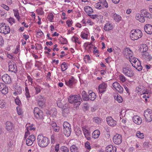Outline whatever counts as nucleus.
Wrapping results in <instances>:
<instances>
[{"label":"nucleus","instance_id":"4be33fe9","mask_svg":"<svg viewBox=\"0 0 152 152\" xmlns=\"http://www.w3.org/2000/svg\"><path fill=\"white\" fill-rule=\"evenodd\" d=\"M6 128L8 131L12 130L13 127L12 123L10 121H7L6 123Z\"/></svg>","mask_w":152,"mask_h":152},{"label":"nucleus","instance_id":"13d9d810","mask_svg":"<svg viewBox=\"0 0 152 152\" xmlns=\"http://www.w3.org/2000/svg\"><path fill=\"white\" fill-rule=\"evenodd\" d=\"M1 6L4 9L7 11H8L10 9L9 7L5 4H2L1 5Z\"/></svg>","mask_w":152,"mask_h":152},{"label":"nucleus","instance_id":"680f3d73","mask_svg":"<svg viewBox=\"0 0 152 152\" xmlns=\"http://www.w3.org/2000/svg\"><path fill=\"white\" fill-rule=\"evenodd\" d=\"M88 15L90 17V18L93 19H95L97 17L98 15H91L88 14Z\"/></svg>","mask_w":152,"mask_h":152},{"label":"nucleus","instance_id":"1a4fd4ad","mask_svg":"<svg viewBox=\"0 0 152 152\" xmlns=\"http://www.w3.org/2000/svg\"><path fill=\"white\" fill-rule=\"evenodd\" d=\"M106 121L108 124L111 126H114L116 124V121L113 120L111 116L107 117L106 119Z\"/></svg>","mask_w":152,"mask_h":152},{"label":"nucleus","instance_id":"a878e982","mask_svg":"<svg viewBox=\"0 0 152 152\" xmlns=\"http://www.w3.org/2000/svg\"><path fill=\"white\" fill-rule=\"evenodd\" d=\"M88 99L94 101L96 98V95L95 93L93 92L90 93L88 95Z\"/></svg>","mask_w":152,"mask_h":152},{"label":"nucleus","instance_id":"2f4dec72","mask_svg":"<svg viewBox=\"0 0 152 152\" xmlns=\"http://www.w3.org/2000/svg\"><path fill=\"white\" fill-rule=\"evenodd\" d=\"M99 2L102 5L106 8L108 7L107 2L105 0H100Z\"/></svg>","mask_w":152,"mask_h":152},{"label":"nucleus","instance_id":"603ef678","mask_svg":"<svg viewBox=\"0 0 152 152\" xmlns=\"http://www.w3.org/2000/svg\"><path fill=\"white\" fill-rule=\"evenodd\" d=\"M88 34L85 33H82L81 34V37L83 39H87Z\"/></svg>","mask_w":152,"mask_h":152},{"label":"nucleus","instance_id":"58836bf2","mask_svg":"<svg viewBox=\"0 0 152 152\" xmlns=\"http://www.w3.org/2000/svg\"><path fill=\"white\" fill-rule=\"evenodd\" d=\"M63 128L71 127L70 125L67 122L65 121L63 124Z\"/></svg>","mask_w":152,"mask_h":152},{"label":"nucleus","instance_id":"473e14b6","mask_svg":"<svg viewBox=\"0 0 152 152\" xmlns=\"http://www.w3.org/2000/svg\"><path fill=\"white\" fill-rule=\"evenodd\" d=\"M1 91V92L3 94H7L8 92V89L7 86L5 85V87Z\"/></svg>","mask_w":152,"mask_h":152},{"label":"nucleus","instance_id":"c85d7f7f","mask_svg":"<svg viewBox=\"0 0 152 152\" xmlns=\"http://www.w3.org/2000/svg\"><path fill=\"white\" fill-rule=\"evenodd\" d=\"M57 113L56 109L55 108H53L50 111V114L53 116H56Z\"/></svg>","mask_w":152,"mask_h":152},{"label":"nucleus","instance_id":"0e129e2a","mask_svg":"<svg viewBox=\"0 0 152 152\" xmlns=\"http://www.w3.org/2000/svg\"><path fill=\"white\" fill-rule=\"evenodd\" d=\"M15 19L14 18H9L8 20V22L10 23L11 24H12V23H15Z\"/></svg>","mask_w":152,"mask_h":152},{"label":"nucleus","instance_id":"4d7b16f0","mask_svg":"<svg viewBox=\"0 0 152 152\" xmlns=\"http://www.w3.org/2000/svg\"><path fill=\"white\" fill-rule=\"evenodd\" d=\"M66 23L68 27H70L72 25V20H68L66 21Z\"/></svg>","mask_w":152,"mask_h":152},{"label":"nucleus","instance_id":"ddd939ff","mask_svg":"<svg viewBox=\"0 0 152 152\" xmlns=\"http://www.w3.org/2000/svg\"><path fill=\"white\" fill-rule=\"evenodd\" d=\"M116 148L115 147H113L112 145H110L106 147V151L107 152H115Z\"/></svg>","mask_w":152,"mask_h":152},{"label":"nucleus","instance_id":"bb28decb","mask_svg":"<svg viewBox=\"0 0 152 152\" xmlns=\"http://www.w3.org/2000/svg\"><path fill=\"white\" fill-rule=\"evenodd\" d=\"M70 150L71 152H79L78 148L74 145H72L70 147Z\"/></svg>","mask_w":152,"mask_h":152},{"label":"nucleus","instance_id":"f257e3e1","mask_svg":"<svg viewBox=\"0 0 152 152\" xmlns=\"http://www.w3.org/2000/svg\"><path fill=\"white\" fill-rule=\"evenodd\" d=\"M37 140L39 146L42 148L46 147L50 142L48 138L44 137L42 134H39L38 135Z\"/></svg>","mask_w":152,"mask_h":152},{"label":"nucleus","instance_id":"e2e57ef3","mask_svg":"<svg viewBox=\"0 0 152 152\" xmlns=\"http://www.w3.org/2000/svg\"><path fill=\"white\" fill-rule=\"evenodd\" d=\"M28 138H29V139L31 141H34L35 140V137L33 135H32L31 136H29Z\"/></svg>","mask_w":152,"mask_h":152},{"label":"nucleus","instance_id":"ea45409f","mask_svg":"<svg viewBox=\"0 0 152 152\" xmlns=\"http://www.w3.org/2000/svg\"><path fill=\"white\" fill-rule=\"evenodd\" d=\"M33 142L34 141H31L29 138H27L26 140V143L28 145L31 146L32 145Z\"/></svg>","mask_w":152,"mask_h":152},{"label":"nucleus","instance_id":"69168bd1","mask_svg":"<svg viewBox=\"0 0 152 152\" xmlns=\"http://www.w3.org/2000/svg\"><path fill=\"white\" fill-rule=\"evenodd\" d=\"M5 85H6L5 84L3 83H0V91L5 87Z\"/></svg>","mask_w":152,"mask_h":152},{"label":"nucleus","instance_id":"72a5a7b5","mask_svg":"<svg viewBox=\"0 0 152 152\" xmlns=\"http://www.w3.org/2000/svg\"><path fill=\"white\" fill-rule=\"evenodd\" d=\"M137 60H138V59L136 58H135L134 56H131V57H130L129 61L130 62H133L134 64L136 63L137 61Z\"/></svg>","mask_w":152,"mask_h":152},{"label":"nucleus","instance_id":"6e6552de","mask_svg":"<svg viewBox=\"0 0 152 152\" xmlns=\"http://www.w3.org/2000/svg\"><path fill=\"white\" fill-rule=\"evenodd\" d=\"M113 141L116 144H121L122 142L121 136L118 134H115L113 137Z\"/></svg>","mask_w":152,"mask_h":152},{"label":"nucleus","instance_id":"c03bdc74","mask_svg":"<svg viewBox=\"0 0 152 152\" xmlns=\"http://www.w3.org/2000/svg\"><path fill=\"white\" fill-rule=\"evenodd\" d=\"M33 124H31L30 126H27V131L28 132L29 130H35V128L34 127H33Z\"/></svg>","mask_w":152,"mask_h":152},{"label":"nucleus","instance_id":"3c124183","mask_svg":"<svg viewBox=\"0 0 152 152\" xmlns=\"http://www.w3.org/2000/svg\"><path fill=\"white\" fill-rule=\"evenodd\" d=\"M85 146L86 148L88 150H90L91 149V148L90 146V143L88 142H86L85 144Z\"/></svg>","mask_w":152,"mask_h":152},{"label":"nucleus","instance_id":"f3484780","mask_svg":"<svg viewBox=\"0 0 152 152\" xmlns=\"http://www.w3.org/2000/svg\"><path fill=\"white\" fill-rule=\"evenodd\" d=\"M141 15L143 16L144 17L147 18L149 19L152 18L151 14L145 10H141Z\"/></svg>","mask_w":152,"mask_h":152},{"label":"nucleus","instance_id":"864d4df0","mask_svg":"<svg viewBox=\"0 0 152 152\" xmlns=\"http://www.w3.org/2000/svg\"><path fill=\"white\" fill-rule=\"evenodd\" d=\"M15 101L16 104L18 105H20L21 104V102L18 97L15 99Z\"/></svg>","mask_w":152,"mask_h":152},{"label":"nucleus","instance_id":"7ed1b4c3","mask_svg":"<svg viewBox=\"0 0 152 152\" xmlns=\"http://www.w3.org/2000/svg\"><path fill=\"white\" fill-rule=\"evenodd\" d=\"M58 106L63 109V113H67L69 112V109L66 106V103L64 100L58 99L57 102Z\"/></svg>","mask_w":152,"mask_h":152},{"label":"nucleus","instance_id":"f704fd0d","mask_svg":"<svg viewBox=\"0 0 152 152\" xmlns=\"http://www.w3.org/2000/svg\"><path fill=\"white\" fill-rule=\"evenodd\" d=\"M42 111L39 112L38 113H36L34 114V115L37 118H42Z\"/></svg>","mask_w":152,"mask_h":152},{"label":"nucleus","instance_id":"7c9ffc66","mask_svg":"<svg viewBox=\"0 0 152 152\" xmlns=\"http://www.w3.org/2000/svg\"><path fill=\"white\" fill-rule=\"evenodd\" d=\"M80 100L82 101L81 98L80 96H79V97H78V100H77V101H75L73 103L74 106H76L75 107H76L80 105L81 102L80 101Z\"/></svg>","mask_w":152,"mask_h":152},{"label":"nucleus","instance_id":"20e7f679","mask_svg":"<svg viewBox=\"0 0 152 152\" xmlns=\"http://www.w3.org/2000/svg\"><path fill=\"white\" fill-rule=\"evenodd\" d=\"M144 115L145 121L150 122L152 121V110L147 109L144 111Z\"/></svg>","mask_w":152,"mask_h":152},{"label":"nucleus","instance_id":"09e8293b","mask_svg":"<svg viewBox=\"0 0 152 152\" xmlns=\"http://www.w3.org/2000/svg\"><path fill=\"white\" fill-rule=\"evenodd\" d=\"M51 128L52 129V130L56 132H58L59 130V127L57 125L54 128Z\"/></svg>","mask_w":152,"mask_h":152},{"label":"nucleus","instance_id":"37998d69","mask_svg":"<svg viewBox=\"0 0 152 152\" xmlns=\"http://www.w3.org/2000/svg\"><path fill=\"white\" fill-rule=\"evenodd\" d=\"M34 88L36 90V94H37L40 92L41 90L40 86H39L37 85L35 86L34 87Z\"/></svg>","mask_w":152,"mask_h":152},{"label":"nucleus","instance_id":"052dcab7","mask_svg":"<svg viewBox=\"0 0 152 152\" xmlns=\"http://www.w3.org/2000/svg\"><path fill=\"white\" fill-rule=\"evenodd\" d=\"M34 114L36 113H38L39 112H40L41 111L40 110L39 108L37 107H35L34 109Z\"/></svg>","mask_w":152,"mask_h":152},{"label":"nucleus","instance_id":"f03ea898","mask_svg":"<svg viewBox=\"0 0 152 152\" xmlns=\"http://www.w3.org/2000/svg\"><path fill=\"white\" fill-rule=\"evenodd\" d=\"M142 35V31L139 29H136L131 31L130 36L132 40H135L141 38Z\"/></svg>","mask_w":152,"mask_h":152},{"label":"nucleus","instance_id":"6e6d98bb","mask_svg":"<svg viewBox=\"0 0 152 152\" xmlns=\"http://www.w3.org/2000/svg\"><path fill=\"white\" fill-rule=\"evenodd\" d=\"M136 69L138 71H140L142 69V67L141 66L140 63L139 62V65H137V68Z\"/></svg>","mask_w":152,"mask_h":152},{"label":"nucleus","instance_id":"cd10ccee","mask_svg":"<svg viewBox=\"0 0 152 152\" xmlns=\"http://www.w3.org/2000/svg\"><path fill=\"white\" fill-rule=\"evenodd\" d=\"M82 95L83 99L85 101H87L88 100V96L86 93L85 91H83L82 93Z\"/></svg>","mask_w":152,"mask_h":152},{"label":"nucleus","instance_id":"774afa93","mask_svg":"<svg viewBox=\"0 0 152 152\" xmlns=\"http://www.w3.org/2000/svg\"><path fill=\"white\" fill-rule=\"evenodd\" d=\"M94 121L96 123H99V119L98 117H96L94 118Z\"/></svg>","mask_w":152,"mask_h":152},{"label":"nucleus","instance_id":"49530a36","mask_svg":"<svg viewBox=\"0 0 152 152\" xmlns=\"http://www.w3.org/2000/svg\"><path fill=\"white\" fill-rule=\"evenodd\" d=\"M53 17L54 16L53 14L52 13H50L48 15L47 18L50 22H52Z\"/></svg>","mask_w":152,"mask_h":152},{"label":"nucleus","instance_id":"c756f323","mask_svg":"<svg viewBox=\"0 0 152 152\" xmlns=\"http://www.w3.org/2000/svg\"><path fill=\"white\" fill-rule=\"evenodd\" d=\"M142 56L144 58H146L147 59H149V60H150V58H151L149 53L146 51L144 53H143Z\"/></svg>","mask_w":152,"mask_h":152},{"label":"nucleus","instance_id":"6ab92c4d","mask_svg":"<svg viewBox=\"0 0 152 152\" xmlns=\"http://www.w3.org/2000/svg\"><path fill=\"white\" fill-rule=\"evenodd\" d=\"M64 133L67 137L69 136L70 134L71 129V127L69 128H63Z\"/></svg>","mask_w":152,"mask_h":152},{"label":"nucleus","instance_id":"5701e85b","mask_svg":"<svg viewBox=\"0 0 152 152\" xmlns=\"http://www.w3.org/2000/svg\"><path fill=\"white\" fill-rule=\"evenodd\" d=\"M100 134V131L98 130H96L92 133V137L94 139L97 138L99 137Z\"/></svg>","mask_w":152,"mask_h":152},{"label":"nucleus","instance_id":"2eb2a0df","mask_svg":"<svg viewBox=\"0 0 152 152\" xmlns=\"http://www.w3.org/2000/svg\"><path fill=\"white\" fill-rule=\"evenodd\" d=\"M133 122L137 124H140L142 122V120L141 118L138 116L135 115L133 118Z\"/></svg>","mask_w":152,"mask_h":152},{"label":"nucleus","instance_id":"de8ad7c7","mask_svg":"<svg viewBox=\"0 0 152 152\" xmlns=\"http://www.w3.org/2000/svg\"><path fill=\"white\" fill-rule=\"evenodd\" d=\"M95 6L96 8H98L99 9H101L102 7V5L99 2L96 4Z\"/></svg>","mask_w":152,"mask_h":152},{"label":"nucleus","instance_id":"aec40b11","mask_svg":"<svg viewBox=\"0 0 152 152\" xmlns=\"http://www.w3.org/2000/svg\"><path fill=\"white\" fill-rule=\"evenodd\" d=\"M75 81V79L73 77L70 79L68 81H66L65 83L66 85L68 86L71 87L74 84Z\"/></svg>","mask_w":152,"mask_h":152},{"label":"nucleus","instance_id":"4468645a","mask_svg":"<svg viewBox=\"0 0 152 152\" xmlns=\"http://www.w3.org/2000/svg\"><path fill=\"white\" fill-rule=\"evenodd\" d=\"M79 96L77 95L76 96H70L68 98V101L70 103H73L75 101H77L78 99V97Z\"/></svg>","mask_w":152,"mask_h":152},{"label":"nucleus","instance_id":"a18cd8bd","mask_svg":"<svg viewBox=\"0 0 152 152\" xmlns=\"http://www.w3.org/2000/svg\"><path fill=\"white\" fill-rule=\"evenodd\" d=\"M13 11L15 16L18 19V20H19L20 19V16L18 10H13Z\"/></svg>","mask_w":152,"mask_h":152},{"label":"nucleus","instance_id":"338daca9","mask_svg":"<svg viewBox=\"0 0 152 152\" xmlns=\"http://www.w3.org/2000/svg\"><path fill=\"white\" fill-rule=\"evenodd\" d=\"M27 78L28 81L31 84V85L33 83L32 79L29 75H28L27 76Z\"/></svg>","mask_w":152,"mask_h":152},{"label":"nucleus","instance_id":"9b49d317","mask_svg":"<svg viewBox=\"0 0 152 152\" xmlns=\"http://www.w3.org/2000/svg\"><path fill=\"white\" fill-rule=\"evenodd\" d=\"M3 81L6 83L9 84L11 83V80L10 76L7 74L3 75L2 77Z\"/></svg>","mask_w":152,"mask_h":152},{"label":"nucleus","instance_id":"a19ab883","mask_svg":"<svg viewBox=\"0 0 152 152\" xmlns=\"http://www.w3.org/2000/svg\"><path fill=\"white\" fill-rule=\"evenodd\" d=\"M26 96L27 98H29L30 97V94L29 93V90L27 87H25Z\"/></svg>","mask_w":152,"mask_h":152},{"label":"nucleus","instance_id":"f8f14e48","mask_svg":"<svg viewBox=\"0 0 152 152\" xmlns=\"http://www.w3.org/2000/svg\"><path fill=\"white\" fill-rule=\"evenodd\" d=\"M107 87V84L103 83L102 84L100 85L99 86V90L100 93H102L105 91L106 88Z\"/></svg>","mask_w":152,"mask_h":152},{"label":"nucleus","instance_id":"9d476101","mask_svg":"<svg viewBox=\"0 0 152 152\" xmlns=\"http://www.w3.org/2000/svg\"><path fill=\"white\" fill-rule=\"evenodd\" d=\"M144 29L145 32L148 34H152V26L150 24H146L145 25Z\"/></svg>","mask_w":152,"mask_h":152},{"label":"nucleus","instance_id":"dca6fc26","mask_svg":"<svg viewBox=\"0 0 152 152\" xmlns=\"http://www.w3.org/2000/svg\"><path fill=\"white\" fill-rule=\"evenodd\" d=\"M9 65V70L11 72L15 73L17 71V66L15 63Z\"/></svg>","mask_w":152,"mask_h":152},{"label":"nucleus","instance_id":"412c9836","mask_svg":"<svg viewBox=\"0 0 152 152\" xmlns=\"http://www.w3.org/2000/svg\"><path fill=\"white\" fill-rule=\"evenodd\" d=\"M84 10L85 12L88 14H90L93 12L92 8L90 6H86L84 8Z\"/></svg>","mask_w":152,"mask_h":152},{"label":"nucleus","instance_id":"39448f33","mask_svg":"<svg viewBox=\"0 0 152 152\" xmlns=\"http://www.w3.org/2000/svg\"><path fill=\"white\" fill-rule=\"evenodd\" d=\"M10 29L9 26L4 23H0V32L5 34L10 33Z\"/></svg>","mask_w":152,"mask_h":152},{"label":"nucleus","instance_id":"393cba45","mask_svg":"<svg viewBox=\"0 0 152 152\" xmlns=\"http://www.w3.org/2000/svg\"><path fill=\"white\" fill-rule=\"evenodd\" d=\"M112 17L114 19L118 22H119L121 20V16L116 13L113 14Z\"/></svg>","mask_w":152,"mask_h":152},{"label":"nucleus","instance_id":"bf43d9fd","mask_svg":"<svg viewBox=\"0 0 152 152\" xmlns=\"http://www.w3.org/2000/svg\"><path fill=\"white\" fill-rule=\"evenodd\" d=\"M4 41L2 36L0 35V46H2L4 45Z\"/></svg>","mask_w":152,"mask_h":152},{"label":"nucleus","instance_id":"b1692460","mask_svg":"<svg viewBox=\"0 0 152 152\" xmlns=\"http://www.w3.org/2000/svg\"><path fill=\"white\" fill-rule=\"evenodd\" d=\"M113 29V27L110 23H107L105 25L104 29L106 31H109Z\"/></svg>","mask_w":152,"mask_h":152},{"label":"nucleus","instance_id":"0eeeda50","mask_svg":"<svg viewBox=\"0 0 152 152\" xmlns=\"http://www.w3.org/2000/svg\"><path fill=\"white\" fill-rule=\"evenodd\" d=\"M113 86L120 93H123V88L117 82H114L113 84Z\"/></svg>","mask_w":152,"mask_h":152},{"label":"nucleus","instance_id":"4c0bfd02","mask_svg":"<svg viewBox=\"0 0 152 152\" xmlns=\"http://www.w3.org/2000/svg\"><path fill=\"white\" fill-rule=\"evenodd\" d=\"M37 103L39 106L41 107H42L45 104V100L43 99L41 101H38Z\"/></svg>","mask_w":152,"mask_h":152},{"label":"nucleus","instance_id":"e433bc0d","mask_svg":"<svg viewBox=\"0 0 152 152\" xmlns=\"http://www.w3.org/2000/svg\"><path fill=\"white\" fill-rule=\"evenodd\" d=\"M136 136L138 138L141 139H143V138L144 135L143 133H141L139 131H138L136 134Z\"/></svg>","mask_w":152,"mask_h":152},{"label":"nucleus","instance_id":"8fccbe9b","mask_svg":"<svg viewBox=\"0 0 152 152\" xmlns=\"http://www.w3.org/2000/svg\"><path fill=\"white\" fill-rule=\"evenodd\" d=\"M61 67H63V68L64 69V70H66L67 69L68 67V66L66 63L64 62L61 65Z\"/></svg>","mask_w":152,"mask_h":152},{"label":"nucleus","instance_id":"a211bd4d","mask_svg":"<svg viewBox=\"0 0 152 152\" xmlns=\"http://www.w3.org/2000/svg\"><path fill=\"white\" fill-rule=\"evenodd\" d=\"M148 50V47L147 46L146 44H143L140 47L139 50L140 52L143 53L147 51Z\"/></svg>","mask_w":152,"mask_h":152},{"label":"nucleus","instance_id":"423d86ee","mask_svg":"<svg viewBox=\"0 0 152 152\" xmlns=\"http://www.w3.org/2000/svg\"><path fill=\"white\" fill-rule=\"evenodd\" d=\"M123 72L124 74L129 77H131L134 75V73L129 67L126 66L123 68Z\"/></svg>","mask_w":152,"mask_h":152},{"label":"nucleus","instance_id":"5fc2aeb1","mask_svg":"<svg viewBox=\"0 0 152 152\" xmlns=\"http://www.w3.org/2000/svg\"><path fill=\"white\" fill-rule=\"evenodd\" d=\"M89 106L87 104H85L83 107V109L84 111L85 112L87 111L89 108Z\"/></svg>","mask_w":152,"mask_h":152},{"label":"nucleus","instance_id":"c9c22d12","mask_svg":"<svg viewBox=\"0 0 152 152\" xmlns=\"http://www.w3.org/2000/svg\"><path fill=\"white\" fill-rule=\"evenodd\" d=\"M72 40L73 42H74L75 43H77L79 44H81V42L79 41L78 38L75 37V36H73L72 37Z\"/></svg>","mask_w":152,"mask_h":152},{"label":"nucleus","instance_id":"79ce46f5","mask_svg":"<svg viewBox=\"0 0 152 152\" xmlns=\"http://www.w3.org/2000/svg\"><path fill=\"white\" fill-rule=\"evenodd\" d=\"M61 150L63 152H69V150L68 148L65 146H62L61 148Z\"/></svg>","mask_w":152,"mask_h":152}]
</instances>
